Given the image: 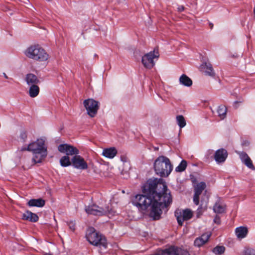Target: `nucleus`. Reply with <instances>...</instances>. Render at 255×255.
<instances>
[{
	"label": "nucleus",
	"instance_id": "nucleus-31",
	"mask_svg": "<svg viewBox=\"0 0 255 255\" xmlns=\"http://www.w3.org/2000/svg\"><path fill=\"white\" fill-rule=\"evenodd\" d=\"M241 255H255V250L252 248L246 249Z\"/></svg>",
	"mask_w": 255,
	"mask_h": 255
},
{
	"label": "nucleus",
	"instance_id": "nucleus-16",
	"mask_svg": "<svg viewBox=\"0 0 255 255\" xmlns=\"http://www.w3.org/2000/svg\"><path fill=\"white\" fill-rule=\"evenodd\" d=\"M214 156L218 163L224 162L228 156V152L226 150L221 148L216 151Z\"/></svg>",
	"mask_w": 255,
	"mask_h": 255
},
{
	"label": "nucleus",
	"instance_id": "nucleus-9",
	"mask_svg": "<svg viewBox=\"0 0 255 255\" xmlns=\"http://www.w3.org/2000/svg\"><path fill=\"white\" fill-rule=\"evenodd\" d=\"M153 255H190L189 252L185 250L175 247H170L163 250L158 251Z\"/></svg>",
	"mask_w": 255,
	"mask_h": 255
},
{
	"label": "nucleus",
	"instance_id": "nucleus-18",
	"mask_svg": "<svg viewBox=\"0 0 255 255\" xmlns=\"http://www.w3.org/2000/svg\"><path fill=\"white\" fill-rule=\"evenodd\" d=\"M25 80L27 84L30 86L34 84H38L40 81L37 77L32 73H29L26 75Z\"/></svg>",
	"mask_w": 255,
	"mask_h": 255
},
{
	"label": "nucleus",
	"instance_id": "nucleus-27",
	"mask_svg": "<svg viewBox=\"0 0 255 255\" xmlns=\"http://www.w3.org/2000/svg\"><path fill=\"white\" fill-rule=\"evenodd\" d=\"M176 121L178 125L180 127V128H182L186 126V123L183 116H177L176 117Z\"/></svg>",
	"mask_w": 255,
	"mask_h": 255
},
{
	"label": "nucleus",
	"instance_id": "nucleus-14",
	"mask_svg": "<svg viewBox=\"0 0 255 255\" xmlns=\"http://www.w3.org/2000/svg\"><path fill=\"white\" fill-rule=\"evenodd\" d=\"M200 70L206 75L214 77L215 73L211 63L205 62L200 65Z\"/></svg>",
	"mask_w": 255,
	"mask_h": 255
},
{
	"label": "nucleus",
	"instance_id": "nucleus-38",
	"mask_svg": "<svg viewBox=\"0 0 255 255\" xmlns=\"http://www.w3.org/2000/svg\"><path fill=\"white\" fill-rule=\"evenodd\" d=\"M210 25L211 28L213 26V24L212 23H210Z\"/></svg>",
	"mask_w": 255,
	"mask_h": 255
},
{
	"label": "nucleus",
	"instance_id": "nucleus-29",
	"mask_svg": "<svg viewBox=\"0 0 255 255\" xmlns=\"http://www.w3.org/2000/svg\"><path fill=\"white\" fill-rule=\"evenodd\" d=\"M187 162L185 160H182L180 164L176 168L175 170L177 172L183 171L186 168Z\"/></svg>",
	"mask_w": 255,
	"mask_h": 255
},
{
	"label": "nucleus",
	"instance_id": "nucleus-20",
	"mask_svg": "<svg viewBox=\"0 0 255 255\" xmlns=\"http://www.w3.org/2000/svg\"><path fill=\"white\" fill-rule=\"evenodd\" d=\"M117 154V150L114 147L105 148L103 150L102 155L108 158H113Z\"/></svg>",
	"mask_w": 255,
	"mask_h": 255
},
{
	"label": "nucleus",
	"instance_id": "nucleus-5",
	"mask_svg": "<svg viewBox=\"0 0 255 255\" xmlns=\"http://www.w3.org/2000/svg\"><path fill=\"white\" fill-rule=\"evenodd\" d=\"M86 238L88 242L96 246H102L106 248L107 242L106 238L101 234L97 233L94 228L90 227L87 231Z\"/></svg>",
	"mask_w": 255,
	"mask_h": 255
},
{
	"label": "nucleus",
	"instance_id": "nucleus-30",
	"mask_svg": "<svg viewBox=\"0 0 255 255\" xmlns=\"http://www.w3.org/2000/svg\"><path fill=\"white\" fill-rule=\"evenodd\" d=\"M225 247L223 246H217L213 250V252L216 255L223 254L225 251Z\"/></svg>",
	"mask_w": 255,
	"mask_h": 255
},
{
	"label": "nucleus",
	"instance_id": "nucleus-17",
	"mask_svg": "<svg viewBox=\"0 0 255 255\" xmlns=\"http://www.w3.org/2000/svg\"><path fill=\"white\" fill-rule=\"evenodd\" d=\"M211 234L207 233L203 234L200 237L197 238L194 241L195 246L200 247L207 242Z\"/></svg>",
	"mask_w": 255,
	"mask_h": 255
},
{
	"label": "nucleus",
	"instance_id": "nucleus-21",
	"mask_svg": "<svg viewBox=\"0 0 255 255\" xmlns=\"http://www.w3.org/2000/svg\"><path fill=\"white\" fill-rule=\"evenodd\" d=\"M27 204L30 207H42L45 205V201L42 199H31L28 202Z\"/></svg>",
	"mask_w": 255,
	"mask_h": 255
},
{
	"label": "nucleus",
	"instance_id": "nucleus-6",
	"mask_svg": "<svg viewBox=\"0 0 255 255\" xmlns=\"http://www.w3.org/2000/svg\"><path fill=\"white\" fill-rule=\"evenodd\" d=\"M87 114L91 117H94L99 109V103L93 99H88L83 101Z\"/></svg>",
	"mask_w": 255,
	"mask_h": 255
},
{
	"label": "nucleus",
	"instance_id": "nucleus-3",
	"mask_svg": "<svg viewBox=\"0 0 255 255\" xmlns=\"http://www.w3.org/2000/svg\"><path fill=\"white\" fill-rule=\"evenodd\" d=\"M154 168L157 175L161 177H166L172 171V166L169 158L160 156L155 160Z\"/></svg>",
	"mask_w": 255,
	"mask_h": 255
},
{
	"label": "nucleus",
	"instance_id": "nucleus-7",
	"mask_svg": "<svg viewBox=\"0 0 255 255\" xmlns=\"http://www.w3.org/2000/svg\"><path fill=\"white\" fill-rule=\"evenodd\" d=\"M159 54L157 49H154L153 51H151L145 54L142 58V63L144 66L148 69L152 68L155 63L154 62V59H157L159 57Z\"/></svg>",
	"mask_w": 255,
	"mask_h": 255
},
{
	"label": "nucleus",
	"instance_id": "nucleus-24",
	"mask_svg": "<svg viewBox=\"0 0 255 255\" xmlns=\"http://www.w3.org/2000/svg\"><path fill=\"white\" fill-rule=\"evenodd\" d=\"M39 87L38 84H34L29 86V95L30 97L34 98L36 97L39 93Z\"/></svg>",
	"mask_w": 255,
	"mask_h": 255
},
{
	"label": "nucleus",
	"instance_id": "nucleus-11",
	"mask_svg": "<svg viewBox=\"0 0 255 255\" xmlns=\"http://www.w3.org/2000/svg\"><path fill=\"white\" fill-rule=\"evenodd\" d=\"M59 152L66 153V155L75 156L79 154V150L75 147L68 144H61L58 146Z\"/></svg>",
	"mask_w": 255,
	"mask_h": 255
},
{
	"label": "nucleus",
	"instance_id": "nucleus-37",
	"mask_svg": "<svg viewBox=\"0 0 255 255\" xmlns=\"http://www.w3.org/2000/svg\"><path fill=\"white\" fill-rule=\"evenodd\" d=\"M3 74L4 77L6 79H7V78H8V77H7V76L6 75V74H5V73H3Z\"/></svg>",
	"mask_w": 255,
	"mask_h": 255
},
{
	"label": "nucleus",
	"instance_id": "nucleus-8",
	"mask_svg": "<svg viewBox=\"0 0 255 255\" xmlns=\"http://www.w3.org/2000/svg\"><path fill=\"white\" fill-rule=\"evenodd\" d=\"M111 209H110L109 207L103 208L95 204L86 207L85 208V211L87 214L96 216H102L105 215L109 216L111 214Z\"/></svg>",
	"mask_w": 255,
	"mask_h": 255
},
{
	"label": "nucleus",
	"instance_id": "nucleus-28",
	"mask_svg": "<svg viewBox=\"0 0 255 255\" xmlns=\"http://www.w3.org/2000/svg\"><path fill=\"white\" fill-rule=\"evenodd\" d=\"M213 210L215 213H222L224 212L225 207L218 203H216L214 206Z\"/></svg>",
	"mask_w": 255,
	"mask_h": 255
},
{
	"label": "nucleus",
	"instance_id": "nucleus-13",
	"mask_svg": "<svg viewBox=\"0 0 255 255\" xmlns=\"http://www.w3.org/2000/svg\"><path fill=\"white\" fill-rule=\"evenodd\" d=\"M206 187V183L204 182H200L194 187L193 202L196 205L199 204V196Z\"/></svg>",
	"mask_w": 255,
	"mask_h": 255
},
{
	"label": "nucleus",
	"instance_id": "nucleus-35",
	"mask_svg": "<svg viewBox=\"0 0 255 255\" xmlns=\"http://www.w3.org/2000/svg\"><path fill=\"white\" fill-rule=\"evenodd\" d=\"M184 9V7L183 5H180L178 7V10L179 11H182Z\"/></svg>",
	"mask_w": 255,
	"mask_h": 255
},
{
	"label": "nucleus",
	"instance_id": "nucleus-32",
	"mask_svg": "<svg viewBox=\"0 0 255 255\" xmlns=\"http://www.w3.org/2000/svg\"><path fill=\"white\" fill-rule=\"evenodd\" d=\"M69 226V229L72 231H74L75 229V223L73 221H70L67 223Z\"/></svg>",
	"mask_w": 255,
	"mask_h": 255
},
{
	"label": "nucleus",
	"instance_id": "nucleus-25",
	"mask_svg": "<svg viewBox=\"0 0 255 255\" xmlns=\"http://www.w3.org/2000/svg\"><path fill=\"white\" fill-rule=\"evenodd\" d=\"M227 108L224 105H220L218 107L217 109V113L218 116L221 120L224 119L227 115Z\"/></svg>",
	"mask_w": 255,
	"mask_h": 255
},
{
	"label": "nucleus",
	"instance_id": "nucleus-1",
	"mask_svg": "<svg viewBox=\"0 0 255 255\" xmlns=\"http://www.w3.org/2000/svg\"><path fill=\"white\" fill-rule=\"evenodd\" d=\"M148 190L149 196L137 195L133 199L132 203L142 210L149 208V216L153 220H158L162 210L168 207L172 201L170 192L162 179L150 181Z\"/></svg>",
	"mask_w": 255,
	"mask_h": 255
},
{
	"label": "nucleus",
	"instance_id": "nucleus-36",
	"mask_svg": "<svg viewBox=\"0 0 255 255\" xmlns=\"http://www.w3.org/2000/svg\"><path fill=\"white\" fill-rule=\"evenodd\" d=\"M21 151L27 150V147H22V148L21 149Z\"/></svg>",
	"mask_w": 255,
	"mask_h": 255
},
{
	"label": "nucleus",
	"instance_id": "nucleus-12",
	"mask_svg": "<svg viewBox=\"0 0 255 255\" xmlns=\"http://www.w3.org/2000/svg\"><path fill=\"white\" fill-rule=\"evenodd\" d=\"M72 165L75 168L81 170L88 168V164L84 159L79 155L73 156L72 158Z\"/></svg>",
	"mask_w": 255,
	"mask_h": 255
},
{
	"label": "nucleus",
	"instance_id": "nucleus-15",
	"mask_svg": "<svg viewBox=\"0 0 255 255\" xmlns=\"http://www.w3.org/2000/svg\"><path fill=\"white\" fill-rule=\"evenodd\" d=\"M239 155L241 160L248 167L252 169L255 170L252 161L248 156V155L245 152H237Z\"/></svg>",
	"mask_w": 255,
	"mask_h": 255
},
{
	"label": "nucleus",
	"instance_id": "nucleus-23",
	"mask_svg": "<svg viewBox=\"0 0 255 255\" xmlns=\"http://www.w3.org/2000/svg\"><path fill=\"white\" fill-rule=\"evenodd\" d=\"M248 234V229L246 227H240L236 229V235L239 239L244 238Z\"/></svg>",
	"mask_w": 255,
	"mask_h": 255
},
{
	"label": "nucleus",
	"instance_id": "nucleus-4",
	"mask_svg": "<svg viewBox=\"0 0 255 255\" xmlns=\"http://www.w3.org/2000/svg\"><path fill=\"white\" fill-rule=\"evenodd\" d=\"M25 56L35 61L43 62L49 58V55L39 45H32L26 48L24 51Z\"/></svg>",
	"mask_w": 255,
	"mask_h": 255
},
{
	"label": "nucleus",
	"instance_id": "nucleus-34",
	"mask_svg": "<svg viewBox=\"0 0 255 255\" xmlns=\"http://www.w3.org/2000/svg\"><path fill=\"white\" fill-rule=\"evenodd\" d=\"M214 222L215 223H217L218 224H219L220 223V218L219 216H216L214 219Z\"/></svg>",
	"mask_w": 255,
	"mask_h": 255
},
{
	"label": "nucleus",
	"instance_id": "nucleus-33",
	"mask_svg": "<svg viewBox=\"0 0 255 255\" xmlns=\"http://www.w3.org/2000/svg\"><path fill=\"white\" fill-rule=\"evenodd\" d=\"M20 137L23 139V141H24L27 137L26 133L25 132H21L20 134Z\"/></svg>",
	"mask_w": 255,
	"mask_h": 255
},
{
	"label": "nucleus",
	"instance_id": "nucleus-22",
	"mask_svg": "<svg viewBox=\"0 0 255 255\" xmlns=\"http://www.w3.org/2000/svg\"><path fill=\"white\" fill-rule=\"evenodd\" d=\"M179 82L181 84L186 87H190L192 85V80L185 74H183L180 76Z\"/></svg>",
	"mask_w": 255,
	"mask_h": 255
},
{
	"label": "nucleus",
	"instance_id": "nucleus-26",
	"mask_svg": "<svg viewBox=\"0 0 255 255\" xmlns=\"http://www.w3.org/2000/svg\"><path fill=\"white\" fill-rule=\"evenodd\" d=\"M60 163L62 166L66 167L72 165V159L67 155L62 156L60 159Z\"/></svg>",
	"mask_w": 255,
	"mask_h": 255
},
{
	"label": "nucleus",
	"instance_id": "nucleus-10",
	"mask_svg": "<svg viewBox=\"0 0 255 255\" xmlns=\"http://www.w3.org/2000/svg\"><path fill=\"white\" fill-rule=\"evenodd\" d=\"M175 216L180 226H182L184 221L190 219L193 216L192 212L189 209L181 210L177 209L175 212Z\"/></svg>",
	"mask_w": 255,
	"mask_h": 255
},
{
	"label": "nucleus",
	"instance_id": "nucleus-2",
	"mask_svg": "<svg viewBox=\"0 0 255 255\" xmlns=\"http://www.w3.org/2000/svg\"><path fill=\"white\" fill-rule=\"evenodd\" d=\"M27 151L33 153L32 161L34 164L42 162L47 156V147L45 141L43 138H39L31 142L27 147Z\"/></svg>",
	"mask_w": 255,
	"mask_h": 255
},
{
	"label": "nucleus",
	"instance_id": "nucleus-19",
	"mask_svg": "<svg viewBox=\"0 0 255 255\" xmlns=\"http://www.w3.org/2000/svg\"><path fill=\"white\" fill-rule=\"evenodd\" d=\"M22 219L24 220L29 221L32 222H36L38 220V216L29 211H26L23 214Z\"/></svg>",
	"mask_w": 255,
	"mask_h": 255
}]
</instances>
